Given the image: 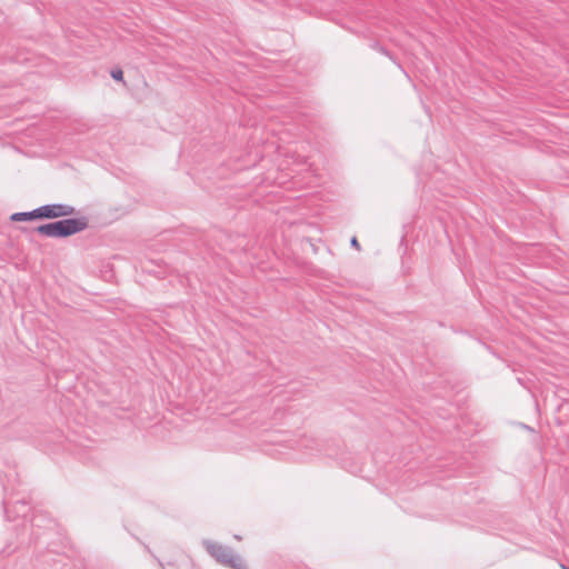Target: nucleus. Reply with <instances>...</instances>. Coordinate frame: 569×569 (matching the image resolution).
<instances>
[{"mask_svg": "<svg viewBox=\"0 0 569 569\" xmlns=\"http://www.w3.org/2000/svg\"><path fill=\"white\" fill-rule=\"evenodd\" d=\"M88 228V218H67L58 221L40 224L34 231L48 238H68Z\"/></svg>", "mask_w": 569, "mask_h": 569, "instance_id": "obj_1", "label": "nucleus"}, {"mask_svg": "<svg viewBox=\"0 0 569 569\" xmlns=\"http://www.w3.org/2000/svg\"><path fill=\"white\" fill-rule=\"evenodd\" d=\"M76 211L74 207L66 203H49L39 207L40 219H57L69 217Z\"/></svg>", "mask_w": 569, "mask_h": 569, "instance_id": "obj_2", "label": "nucleus"}, {"mask_svg": "<svg viewBox=\"0 0 569 569\" xmlns=\"http://www.w3.org/2000/svg\"><path fill=\"white\" fill-rule=\"evenodd\" d=\"M204 546L207 551L211 557H213L218 562L223 563L226 558L232 552V549L212 541H204Z\"/></svg>", "mask_w": 569, "mask_h": 569, "instance_id": "obj_3", "label": "nucleus"}, {"mask_svg": "<svg viewBox=\"0 0 569 569\" xmlns=\"http://www.w3.org/2000/svg\"><path fill=\"white\" fill-rule=\"evenodd\" d=\"M3 506H4V513L9 520H14L19 516L26 517L27 512L29 511L28 502H26L24 500H18L14 503L13 508H14L16 515L12 517L10 516V510L8 509L6 501L3 502Z\"/></svg>", "mask_w": 569, "mask_h": 569, "instance_id": "obj_4", "label": "nucleus"}, {"mask_svg": "<svg viewBox=\"0 0 569 569\" xmlns=\"http://www.w3.org/2000/svg\"><path fill=\"white\" fill-rule=\"evenodd\" d=\"M39 219H40L39 207L31 211L14 212L10 216V220L13 222L32 221V220H39Z\"/></svg>", "mask_w": 569, "mask_h": 569, "instance_id": "obj_5", "label": "nucleus"}, {"mask_svg": "<svg viewBox=\"0 0 569 569\" xmlns=\"http://www.w3.org/2000/svg\"><path fill=\"white\" fill-rule=\"evenodd\" d=\"M223 565H227L232 569H247L242 558L239 555H234L233 551L229 555L228 558H226Z\"/></svg>", "mask_w": 569, "mask_h": 569, "instance_id": "obj_6", "label": "nucleus"}, {"mask_svg": "<svg viewBox=\"0 0 569 569\" xmlns=\"http://www.w3.org/2000/svg\"><path fill=\"white\" fill-rule=\"evenodd\" d=\"M111 77L112 79L117 80V81H121L123 79V72L121 69H113L111 70Z\"/></svg>", "mask_w": 569, "mask_h": 569, "instance_id": "obj_7", "label": "nucleus"}, {"mask_svg": "<svg viewBox=\"0 0 569 569\" xmlns=\"http://www.w3.org/2000/svg\"><path fill=\"white\" fill-rule=\"evenodd\" d=\"M372 48L379 51L380 53L390 57V52L385 47L380 46L378 42H375L372 44Z\"/></svg>", "mask_w": 569, "mask_h": 569, "instance_id": "obj_8", "label": "nucleus"}, {"mask_svg": "<svg viewBox=\"0 0 569 569\" xmlns=\"http://www.w3.org/2000/svg\"><path fill=\"white\" fill-rule=\"evenodd\" d=\"M350 244H351L352 248H356L357 250H360V244H359L358 239L356 237L351 238Z\"/></svg>", "mask_w": 569, "mask_h": 569, "instance_id": "obj_9", "label": "nucleus"}, {"mask_svg": "<svg viewBox=\"0 0 569 569\" xmlns=\"http://www.w3.org/2000/svg\"><path fill=\"white\" fill-rule=\"evenodd\" d=\"M563 569H568V568H566V567L563 566Z\"/></svg>", "mask_w": 569, "mask_h": 569, "instance_id": "obj_10", "label": "nucleus"}]
</instances>
